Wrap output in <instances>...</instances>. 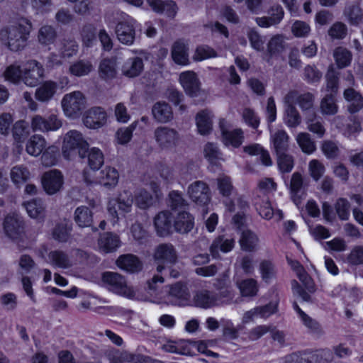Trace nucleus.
Here are the masks:
<instances>
[{
  "label": "nucleus",
  "mask_w": 363,
  "mask_h": 363,
  "mask_svg": "<svg viewBox=\"0 0 363 363\" xmlns=\"http://www.w3.org/2000/svg\"><path fill=\"white\" fill-rule=\"evenodd\" d=\"M31 28L28 19L20 18L0 30V43L12 51H18L26 47Z\"/></svg>",
  "instance_id": "obj_1"
},
{
  "label": "nucleus",
  "mask_w": 363,
  "mask_h": 363,
  "mask_svg": "<svg viewBox=\"0 0 363 363\" xmlns=\"http://www.w3.org/2000/svg\"><path fill=\"white\" fill-rule=\"evenodd\" d=\"M339 73L331 66L326 74V88L324 97L320 102V112L323 115H334L338 111L335 99L338 88Z\"/></svg>",
  "instance_id": "obj_2"
},
{
  "label": "nucleus",
  "mask_w": 363,
  "mask_h": 363,
  "mask_svg": "<svg viewBox=\"0 0 363 363\" xmlns=\"http://www.w3.org/2000/svg\"><path fill=\"white\" fill-rule=\"evenodd\" d=\"M88 147L87 141L79 131L69 130L63 136L62 154L66 160H73L77 155L84 157Z\"/></svg>",
  "instance_id": "obj_3"
},
{
  "label": "nucleus",
  "mask_w": 363,
  "mask_h": 363,
  "mask_svg": "<svg viewBox=\"0 0 363 363\" xmlns=\"http://www.w3.org/2000/svg\"><path fill=\"white\" fill-rule=\"evenodd\" d=\"M217 189L224 199L223 203L227 211L229 212L237 211V213L245 211L247 206L246 201L235 196L233 200L230 199V196L234 195V188L228 176L220 175L217 178Z\"/></svg>",
  "instance_id": "obj_4"
},
{
  "label": "nucleus",
  "mask_w": 363,
  "mask_h": 363,
  "mask_svg": "<svg viewBox=\"0 0 363 363\" xmlns=\"http://www.w3.org/2000/svg\"><path fill=\"white\" fill-rule=\"evenodd\" d=\"M234 293L230 288L222 289L218 297L208 291L201 290L195 293L193 298V303L196 306L208 308L223 303H230L233 301Z\"/></svg>",
  "instance_id": "obj_5"
},
{
  "label": "nucleus",
  "mask_w": 363,
  "mask_h": 363,
  "mask_svg": "<svg viewBox=\"0 0 363 363\" xmlns=\"http://www.w3.org/2000/svg\"><path fill=\"white\" fill-rule=\"evenodd\" d=\"M86 104L84 94L74 91L64 95L61 100V108L66 118L74 120L80 117Z\"/></svg>",
  "instance_id": "obj_6"
},
{
  "label": "nucleus",
  "mask_w": 363,
  "mask_h": 363,
  "mask_svg": "<svg viewBox=\"0 0 363 363\" xmlns=\"http://www.w3.org/2000/svg\"><path fill=\"white\" fill-rule=\"evenodd\" d=\"M102 281L113 293L128 298L136 297L137 291L127 284L124 277L114 272H105L102 275Z\"/></svg>",
  "instance_id": "obj_7"
},
{
  "label": "nucleus",
  "mask_w": 363,
  "mask_h": 363,
  "mask_svg": "<svg viewBox=\"0 0 363 363\" xmlns=\"http://www.w3.org/2000/svg\"><path fill=\"white\" fill-rule=\"evenodd\" d=\"M136 21L129 15L121 13L118 18L116 33L118 40L125 45H131L135 39Z\"/></svg>",
  "instance_id": "obj_8"
},
{
  "label": "nucleus",
  "mask_w": 363,
  "mask_h": 363,
  "mask_svg": "<svg viewBox=\"0 0 363 363\" xmlns=\"http://www.w3.org/2000/svg\"><path fill=\"white\" fill-rule=\"evenodd\" d=\"M133 199L128 191H123L117 199H112L108 203V212L111 217L112 222L116 223L120 216L131 211Z\"/></svg>",
  "instance_id": "obj_9"
},
{
  "label": "nucleus",
  "mask_w": 363,
  "mask_h": 363,
  "mask_svg": "<svg viewBox=\"0 0 363 363\" xmlns=\"http://www.w3.org/2000/svg\"><path fill=\"white\" fill-rule=\"evenodd\" d=\"M160 298L165 303L179 306H187L191 303L186 286L179 282L168 287L165 290V294L160 295Z\"/></svg>",
  "instance_id": "obj_10"
},
{
  "label": "nucleus",
  "mask_w": 363,
  "mask_h": 363,
  "mask_svg": "<svg viewBox=\"0 0 363 363\" xmlns=\"http://www.w3.org/2000/svg\"><path fill=\"white\" fill-rule=\"evenodd\" d=\"M233 220L238 228L242 230L240 238L241 248L249 252L256 250L259 246V239L257 235L249 230H242L245 220L244 211L236 213L233 218Z\"/></svg>",
  "instance_id": "obj_11"
},
{
  "label": "nucleus",
  "mask_w": 363,
  "mask_h": 363,
  "mask_svg": "<svg viewBox=\"0 0 363 363\" xmlns=\"http://www.w3.org/2000/svg\"><path fill=\"white\" fill-rule=\"evenodd\" d=\"M219 127L221 131L222 141L227 147L237 148L244 140V133L241 128L231 129L230 123L225 119H220Z\"/></svg>",
  "instance_id": "obj_12"
},
{
  "label": "nucleus",
  "mask_w": 363,
  "mask_h": 363,
  "mask_svg": "<svg viewBox=\"0 0 363 363\" xmlns=\"http://www.w3.org/2000/svg\"><path fill=\"white\" fill-rule=\"evenodd\" d=\"M43 65L35 60H30L23 63L22 82L28 86H35L44 77Z\"/></svg>",
  "instance_id": "obj_13"
},
{
  "label": "nucleus",
  "mask_w": 363,
  "mask_h": 363,
  "mask_svg": "<svg viewBox=\"0 0 363 363\" xmlns=\"http://www.w3.org/2000/svg\"><path fill=\"white\" fill-rule=\"evenodd\" d=\"M297 97L298 94L296 91H291L284 99L285 111L283 116V121L289 128L297 127L301 121V116L298 111L294 107Z\"/></svg>",
  "instance_id": "obj_14"
},
{
  "label": "nucleus",
  "mask_w": 363,
  "mask_h": 363,
  "mask_svg": "<svg viewBox=\"0 0 363 363\" xmlns=\"http://www.w3.org/2000/svg\"><path fill=\"white\" fill-rule=\"evenodd\" d=\"M119 179L118 171L111 167H107L99 173L98 176L84 175L86 182L97 183L107 188H113L116 186Z\"/></svg>",
  "instance_id": "obj_15"
},
{
  "label": "nucleus",
  "mask_w": 363,
  "mask_h": 363,
  "mask_svg": "<svg viewBox=\"0 0 363 363\" xmlns=\"http://www.w3.org/2000/svg\"><path fill=\"white\" fill-rule=\"evenodd\" d=\"M179 82L184 92L192 97L201 92V82L196 72L191 70L182 72L179 75Z\"/></svg>",
  "instance_id": "obj_16"
},
{
  "label": "nucleus",
  "mask_w": 363,
  "mask_h": 363,
  "mask_svg": "<svg viewBox=\"0 0 363 363\" xmlns=\"http://www.w3.org/2000/svg\"><path fill=\"white\" fill-rule=\"evenodd\" d=\"M62 125V120L55 114H51L47 118L35 115L31 119V128L33 131H57Z\"/></svg>",
  "instance_id": "obj_17"
},
{
  "label": "nucleus",
  "mask_w": 363,
  "mask_h": 363,
  "mask_svg": "<svg viewBox=\"0 0 363 363\" xmlns=\"http://www.w3.org/2000/svg\"><path fill=\"white\" fill-rule=\"evenodd\" d=\"M42 185L48 194L53 195L60 191L64 184V177L57 169L45 172L41 179Z\"/></svg>",
  "instance_id": "obj_18"
},
{
  "label": "nucleus",
  "mask_w": 363,
  "mask_h": 363,
  "mask_svg": "<svg viewBox=\"0 0 363 363\" xmlns=\"http://www.w3.org/2000/svg\"><path fill=\"white\" fill-rule=\"evenodd\" d=\"M155 259L158 264L157 270L159 273H161L164 269L165 264H171L176 262V252L172 245L162 244L157 247L155 252Z\"/></svg>",
  "instance_id": "obj_19"
},
{
  "label": "nucleus",
  "mask_w": 363,
  "mask_h": 363,
  "mask_svg": "<svg viewBox=\"0 0 363 363\" xmlns=\"http://www.w3.org/2000/svg\"><path fill=\"white\" fill-rule=\"evenodd\" d=\"M330 354V350L325 349L313 352L310 350L299 351L286 355L284 358L285 363H318L316 358L319 356Z\"/></svg>",
  "instance_id": "obj_20"
},
{
  "label": "nucleus",
  "mask_w": 363,
  "mask_h": 363,
  "mask_svg": "<svg viewBox=\"0 0 363 363\" xmlns=\"http://www.w3.org/2000/svg\"><path fill=\"white\" fill-rule=\"evenodd\" d=\"M154 136L157 144L162 149L174 146L179 140L178 133L174 129L168 127L156 128Z\"/></svg>",
  "instance_id": "obj_21"
},
{
  "label": "nucleus",
  "mask_w": 363,
  "mask_h": 363,
  "mask_svg": "<svg viewBox=\"0 0 363 363\" xmlns=\"http://www.w3.org/2000/svg\"><path fill=\"white\" fill-rule=\"evenodd\" d=\"M106 113L100 107H93L87 110L83 116L84 125L90 129H98L106 123Z\"/></svg>",
  "instance_id": "obj_22"
},
{
  "label": "nucleus",
  "mask_w": 363,
  "mask_h": 363,
  "mask_svg": "<svg viewBox=\"0 0 363 363\" xmlns=\"http://www.w3.org/2000/svg\"><path fill=\"white\" fill-rule=\"evenodd\" d=\"M188 194L191 199L196 204L205 206L209 202V189L203 182L197 181L189 186Z\"/></svg>",
  "instance_id": "obj_23"
},
{
  "label": "nucleus",
  "mask_w": 363,
  "mask_h": 363,
  "mask_svg": "<svg viewBox=\"0 0 363 363\" xmlns=\"http://www.w3.org/2000/svg\"><path fill=\"white\" fill-rule=\"evenodd\" d=\"M189 45L184 40L176 41L171 50L172 60L179 65L186 66L189 64Z\"/></svg>",
  "instance_id": "obj_24"
},
{
  "label": "nucleus",
  "mask_w": 363,
  "mask_h": 363,
  "mask_svg": "<svg viewBox=\"0 0 363 363\" xmlns=\"http://www.w3.org/2000/svg\"><path fill=\"white\" fill-rule=\"evenodd\" d=\"M148 189L152 191V194L147 192V189H140L135 194V204L142 209H145L150 206L154 201L155 198H157L158 186L156 183L151 184Z\"/></svg>",
  "instance_id": "obj_25"
},
{
  "label": "nucleus",
  "mask_w": 363,
  "mask_h": 363,
  "mask_svg": "<svg viewBox=\"0 0 363 363\" xmlns=\"http://www.w3.org/2000/svg\"><path fill=\"white\" fill-rule=\"evenodd\" d=\"M270 131L271 145L275 150L277 155L284 152L289 147V137L287 133L284 130H277L273 131L271 125H269Z\"/></svg>",
  "instance_id": "obj_26"
},
{
  "label": "nucleus",
  "mask_w": 363,
  "mask_h": 363,
  "mask_svg": "<svg viewBox=\"0 0 363 363\" xmlns=\"http://www.w3.org/2000/svg\"><path fill=\"white\" fill-rule=\"evenodd\" d=\"M121 246L119 237L115 234L107 233L101 235L98 240L97 249L102 253H110L116 251Z\"/></svg>",
  "instance_id": "obj_27"
},
{
  "label": "nucleus",
  "mask_w": 363,
  "mask_h": 363,
  "mask_svg": "<svg viewBox=\"0 0 363 363\" xmlns=\"http://www.w3.org/2000/svg\"><path fill=\"white\" fill-rule=\"evenodd\" d=\"M303 177L301 174L295 172L292 174L289 189L291 199L296 206L299 208L301 201L305 198L306 193L301 191Z\"/></svg>",
  "instance_id": "obj_28"
},
{
  "label": "nucleus",
  "mask_w": 363,
  "mask_h": 363,
  "mask_svg": "<svg viewBox=\"0 0 363 363\" xmlns=\"http://www.w3.org/2000/svg\"><path fill=\"white\" fill-rule=\"evenodd\" d=\"M143 60L138 57L128 58L121 67L122 74L128 78L138 77L143 72Z\"/></svg>",
  "instance_id": "obj_29"
},
{
  "label": "nucleus",
  "mask_w": 363,
  "mask_h": 363,
  "mask_svg": "<svg viewBox=\"0 0 363 363\" xmlns=\"http://www.w3.org/2000/svg\"><path fill=\"white\" fill-rule=\"evenodd\" d=\"M154 226L158 235L164 237L172 233V225L170 220V213L162 211L154 219Z\"/></svg>",
  "instance_id": "obj_30"
},
{
  "label": "nucleus",
  "mask_w": 363,
  "mask_h": 363,
  "mask_svg": "<svg viewBox=\"0 0 363 363\" xmlns=\"http://www.w3.org/2000/svg\"><path fill=\"white\" fill-rule=\"evenodd\" d=\"M57 91V82L48 80L41 84L35 90V96L40 102H48Z\"/></svg>",
  "instance_id": "obj_31"
},
{
  "label": "nucleus",
  "mask_w": 363,
  "mask_h": 363,
  "mask_svg": "<svg viewBox=\"0 0 363 363\" xmlns=\"http://www.w3.org/2000/svg\"><path fill=\"white\" fill-rule=\"evenodd\" d=\"M213 114L208 110H203L196 116V124L201 135H208L213 128Z\"/></svg>",
  "instance_id": "obj_32"
},
{
  "label": "nucleus",
  "mask_w": 363,
  "mask_h": 363,
  "mask_svg": "<svg viewBox=\"0 0 363 363\" xmlns=\"http://www.w3.org/2000/svg\"><path fill=\"white\" fill-rule=\"evenodd\" d=\"M270 17H260L256 18V23L262 28H269L275 26L281 22L284 17V11L281 6H272L270 12Z\"/></svg>",
  "instance_id": "obj_33"
},
{
  "label": "nucleus",
  "mask_w": 363,
  "mask_h": 363,
  "mask_svg": "<svg viewBox=\"0 0 363 363\" xmlns=\"http://www.w3.org/2000/svg\"><path fill=\"white\" fill-rule=\"evenodd\" d=\"M235 246V240L225 235L217 238L211 245L210 250L215 257L219 255V252L227 253L233 250Z\"/></svg>",
  "instance_id": "obj_34"
},
{
  "label": "nucleus",
  "mask_w": 363,
  "mask_h": 363,
  "mask_svg": "<svg viewBox=\"0 0 363 363\" xmlns=\"http://www.w3.org/2000/svg\"><path fill=\"white\" fill-rule=\"evenodd\" d=\"M343 96L348 103V111L356 113L363 107V97L359 92L353 88H347L344 91Z\"/></svg>",
  "instance_id": "obj_35"
},
{
  "label": "nucleus",
  "mask_w": 363,
  "mask_h": 363,
  "mask_svg": "<svg viewBox=\"0 0 363 363\" xmlns=\"http://www.w3.org/2000/svg\"><path fill=\"white\" fill-rule=\"evenodd\" d=\"M278 315V301L273 300L269 303L255 307L247 312V318H267Z\"/></svg>",
  "instance_id": "obj_36"
},
{
  "label": "nucleus",
  "mask_w": 363,
  "mask_h": 363,
  "mask_svg": "<svg viewBox=\"0 0 363 363\" xmlns=\"http://www.w3.org/2000/svg\"><path fill=\"white\" fill-rule=\"evenodd\" d=\"M154 118L159 123H167L173 118L171 106L163 101L155 104L152 109Z\"/></svg>",
  "instance_id": "obj_37"
},
{
  "label": "nucleus",
  "mask_w": 363,
  "mask_h": 363,
  "mask_svg": "<svg viewBox=\"0 0 363 363\" xmlns=\"http://www.w3.org/2000/svg\"><path fill=\"white\" fill-rule=\"evenodd\" d=\"M162 348L167 352L176 353L182 355H191L189 340L180 339L177 341L168 340Z\"/></svg>",
  "instance_id": "obj_38"
},
{
  "label": "nucleus",
  "mask_w": 363,
  "mask_h": 363,
  "mask_svg": "<svg viewBox=\"0 0 363 363\" xmlns=\"http://www.w3.org/2000/svg\"><path fill=\"white\" fill-rule=\"evenodd\" d=\"M194 218L186 212H182L174 218V228L179 233H186L194 227Z\"/></svg>",
  "instance_id": "obj_39"
},
{
  "label": "nucleus",
  "mask_w": 363,
  "mask_h": 363,
  "mask_svg": "<svg viewBox=\"0 0 363 363\" xmlns=\"http://www.w3.org/2000/svg\"><path fill=\"white\" fill-rule=\"evenodd\" d=\"M116 264L121 269L129 272H138L142 267L140 261L133 255L120 256L116 260Z\"/></svg>",
  "instance_id": "obj_40"
},
{
  "label": "nucleus",
  "mask_w": 363,
  "mask_h": 363,
  "mask_svg": "<svg viewBox=\"0 0 363 363\" xmlns=\"http://www.w3.org/2000/svg\"><path fill=\"white\" fill-rule=\"evenodd\" d=\"M287 260L292 269L296 273V275L302 283L303 286L308 291H312L313 290V281L306 273L303 267L298 262L294 260L289 257H287Z\"/></svg>",
  "instance_id": "obj_41"
},
{
  "label": "nucleus",
  "mask_w": 363,
  "mask_h": 363,
  "mask_svg": "<svg viewBox=\"0 0 363 363\" xmlns=\"http://www.w3.org/2000/svg\"><path fill=\"white\" fill-rule=\"evenodd\" d=\"M5 81L18 84L22 82L23 64L13 63L5 68L2 74Z\"/></svg>",
  "instance_id": "obj_42"
},
{
  "label": "nucleus",
  "mask_w": 363,
  "mask_h": 363,
  "mask_svg": "<svg viewBox=\"0 0 363 363\" xmlns=\"http://www.w3.org/2000/svg\"><path fill=\"white\" fill-rule=\"evenodd\" d=\"M256 208L259 214L264 219L269 220L274 216L277 221H279L284 217L281 211L277 210V211H274V209L272 208L267 199L257 202Z\"/></svg>",
  "instance_id": "obj_43"
},
{
  "label": "nucleus",
  "mask_w": 363,
  "mask_h": 363,
  "mask_svg": "<svg viewBox=\"0 0 363 363\" xmlns=\"http://www.w3.org/2000/svg\"><path fill=\"white\" fill-rule=\"evenodd\" d=\"M77 52V45L73 40H69L64 45V50L62 52V57H59L57 55L52 54L48 60V66L54 67L62 63V58L65 57H72Z\"/></svg>",
  "instance_id": "obj_44"
},
{
  "label": "nucleus",
  "mask_w": 363,
  "mask_h": 363,
  "mask_svg": "<svg viewBox=\"0 0 363 363\" xmlns=\"http://www.w3.org/2000/svg\"><path fill=\"white\" fill-rule=\"evenodd\" d=\"M4 228L8 236L12 238H16L21 228V221L18 216L16 213L8 215L4 222Z\"/></svg>",
  "instance_id": "obj_45"
},
{
  "label": "nucleus",
  "mask_w": 363,
  "mask_h": 363,
  "mask_svg": "<svg viewBox=\"0 0 363 363\" xmlns=\"http://www.w3.org/2000/svg\"><path fill=\"white\" fill-rule=\"evenodd\" d=\"M74 219L79 227H89L92 223V213L86 206H79L74 211Z\"/></svg>",
  "instance_id": "obj_46"
},
{
  "label": "nucleus",
  "mask_w": 363,
  "mask_h": 363,
  "mask_svg": "<svg viewBox=\"0 0 363 363\" xmlns=\"http://www.w3.org/2000/svg\"><path fill=\"white\" fill-rule=\"evenodd\" d=\"M45 147L44 138L39 135L32 136L26 144V152L31 156L40 155Z\"/></svg>",
  "instance_id": "obj_47"
},
{
  "label": "nucleus",
  "mask_w": 363,
  "mask_h": 363,
  "mask_svg": "<svg viewBox=\"0 0 363 363\" xmlns=\"http://www.w3.org/2000/svg\"><path fill=\"white\" fill-rule=\"evenodd\" d=\"M333 57L337 67L342 69L351 64L352 55L347 49L338 47L333 51Z\"/></svg>",
  "instance_id": "obj_48"
},
{
  "label": "nucleus",
  "mask_w": 363,
  "mask_h": 363,
  "mask_svg": "<svg viewBox=\"0 0 363 363\" xmlns=\"http://www.w3.org/2000/svg\"><path fill=\"white\" fill-rule=\"evenodd\" d=\"M28 215L34 219H41L45 216V207L40 200L33 199L24 203Z\"/></svg>",
  "instance_id": "obj_49"
},
{
  "label": "nucleus",
  "mask_w": 363,
  "mask_h": 363,
  "mask_svg": "<svg viewBox=\"0 0 363 363\" xmlns=\"http://www.w3.org/2000/svg\"><path fill=\"white\" fill-rule=\"evenodd\" d=\"M138 122L132 123L129 126L118 129L115 134L116 145H125L128 143L133 136V132L137 126Z\"/></svg>",
  "instance_id": "obj_50"
},
{
  "label": "nucleus",
  "mask_w": 363,
  "mask_h": 363,
  "mask_svg": "<svg viewBox=\"0 0 363 363\" xmlns=\"http://www.w3.org/2000/svg\"><path fill=\"white\" fill-rule=\"evenodd\" d=\"M244 151L250 155H259L262 164L265 166H271L272 164L269 152L264 150L259 144L245 146Z\"/></svg>",
  "instance_id": "obj_51"
},
{
  "label": "nucleus",
  "mask_w": 363,
  "mask_h": 363,
  "mask_svg": "<svg viewBox=\"0 0 363 363\" xmlns=\"http://www.w3.org/2000/svg\"><path fill=\"white\" fill-rule=\"evenodd\" d=\"M296 140L301 150L307 154L311 155L315 152L316 147L312 140L311 135L307 133H299L296 136Z\"/></svg>",
  "instance_id": "obj_52"
},
{
  "label": "nucleus",
  "mask_w": 363,
  "mask_h": 363,
  "mask_svg": "<svg viewBox=\"0 0 363 363\" xmlns=\"http://www.w3.org/2000/svg\"><path fill=\"white\" fill-rule=\"evenodd\" d=\"M88 164L93 170H98L104 164V154L98 147H91L88 151Z\"/></svg>",
  "instance_id": "obj_53"
},
{
  "label": "nucleus",
  "mask_w": 363,
  "mask_h": 363,
  "mask_svg": "<svg viewBox=\"0 0 363 363\" xmlns=\"http://www.w3.org/2000/svg\"><path fill=\"white\" fill-rule=\"evenodd\" d=\"M99 73L101 77L106 79L114 78L116 75V60H104L99 66Z\"/></svg>",
  "instance_id": "obj_54"
},
{
  "label": "nucleus",
  "mask_w": 363,
  "mask_h": 363,
  "mask_svg": "<svg viewBox=\"0 0 363 363\" xmlns=\"http://www.w3.org/2000/svg\"><path fill=\"white\" fill-rule=\"evenodd\" d=\"M238 286L242 296H255L258 292L257 282L252 279L242 281L240 283L238 284Z\"/></svg>",
  "instance_id": "obj_55"
},
{
  "label": "nucleus",
  "mask_w": 363,
  "mask_h": 363,
  "mask_svg": "<svg viewBox=\"0 0 363 363\" xmlns=\"http://www.w3.org/2000/svg\"><path fill=\"white\" fill-rule=\"evenodd\" d=\"M306 122L307 128L311 132L316 134L319 138H322L324 135L325 129L323 124L316 120L315 113H308L306 118Z\"/></svg>",
  "instance_id": "obj_56"
},
{
  "label": "nucleus",
  "mask_w": 363,
  "mask_h": 363,
  "mask_svg": "<svg viewBox=\"0 0 363 363\" xmlns=\"http://www.w3.org/2000/svg\"><path fill=\"white\" fill-rule=\"evenodd\" d=\"M30 128L24 121H17L13 128V135L17 143H21L29 135Z\"/></svg>",
  "instance_id": "obj_57"
},
{
  "label": "nucleus",
  "mask_w": 363,
  "mask_h": 363,
  "mask_svg": "<svg viewBox=\"0 0 363 363\" xmlns=\"http://www.w3.org/2000/svg\"><path fill=\"white\" fill-rule=\"evenodd\" d=\"M121 358L123 360H126L128 363H163L162 361L152 359L148 356L134 354L127 351H124V354Z\"/></svg>",
  "instance_id": "obj_58"
},
{
  "label": "nucleus",
  "mask_w": 363,
  "mask_h": 363,
  "mask_svg": "<svg viewBox=\"0 0 363 363\" xmlns=\"http://www.w3.org/2000/svg\"><path fill=\"white\" fill-rule=\"evenodd\" d=\"M92 69V65L86 61H78L69 67V72L77 77H82L88 74Z\"/></svg>",
  "instance_id": "obj_59"
},
{
  "label": "nucleus",
  "mask_w": 363,
  "mask_h": 363,
  "mask_svg": "<svg viewBox=\"0 0 363 363\" xmlns=\"http://www.w3.org/2000/svg\"><path fill=\"white\" fill-rule=\"evenodd\" d=\"M60 152L57 147L50 146L44 152L42 156V162L45 166L50 167L57 163Z\"/></svg>",
  "instance_id": "obj_60"
},
{
  "label": "nucleus",
  "mask_w": 363,
  "mask_h": 363,
  "mask_svg": "<svg viewBox=\"0 0 363 363\" xmlns=\"http://www.w3.org/2000/svg\"><path fill=\"white\" fill-rule=\"evenodd\" d=\"M48 261L52 264L62 268H66L70 265V261L67 255L59 251L51 252L48 255Z\"/></svg>",
  "instance_id": "obj_61"
},
{
  "label": "nucleus",
  "mask_w": 363,
  "mask_h": 363,
  "mask_svg": "<svg viewBox=\"0 0 363 363\" xmlns=\"http://www.w3.org/2000/svg\"><path fill=\"white\" fill-rule=\"evenodd\" d=\"M11 179L15 184L26 182L30 177L28 170L22 166L13 167L11 170Z\"/></svg>",
  "instance_id": "obj_62"
},
{
  "label": "nucleus",
  "mask_w": 363,
  "mask_h": 363,
  "mask_svg": "<svg viewBox=\"0 0 363 363\" xmlns=\"http://www.w3.org/2000/svg\"><path fill=\"white\" fill-rule=\"evenodd\" d=\"M204 157L211 164H217L220 159L217 146L213 143H207L203 149Z\"/></svg>",
  "instance_id": "obj_63"
},
{
  "label": "nucleus",
  "mask_w": 363,
  "mask_h": 363,
  "mask_svg": "<svg viewBox=\"0 0 363 363\" xmlns=\"http://www.w3.org/2000/svg\"><path fill=\"white\" fill-rule=\"evenodd\" d=\"M347 262L353 265L363 264V245L354 246L347 255Z\"/></svg>",
  "instance_id": "obj_64"
}]
</instances>
